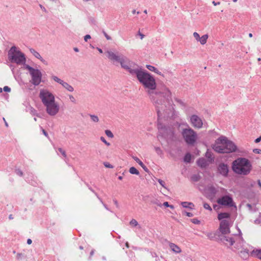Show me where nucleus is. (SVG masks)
<instances>
[{"label":"nucleus","instance_id":"obj_1","mask_svg":"<svg viewBox=\"0 0 261 261\" xmlns=\"http://www.w3.org/2000/svg\"><path fill=\"white\" fill-rule=\"evenodd\" d=\"M134 74L140 83L143 86L150 99L154 100V96L160 92L156 91L157 84L155 78L146 71L137 69Z\"/></svg>","mask_w":261,"mask_h":261},{"label":"nucleus","instance_id":"obj_2","mask_svg":"<svg viewBox=\"0 0 261 261\" xmlns=\"http://www.w3.org/2000/svg\"><path fill=\"white\" fill-rule=\"evenodd\" d=\"M150 100L155 107L159 116L174 114V105L171 100L165 98L161 92L154 96V100Z\"/></svg>","mask_w":261,"mask_h":261},{"label":"nucleus","instance_id":"obj_3","mask_svg":"<svg viewBox=\"0 0 261 261\" xmlns=\"http://www.w3.org/2000/svg\"><path fill=\"white\" fill-rule=\"evenodd\" d=\"M212 147L214 151L219 153H230L237 150L236 144L224 136L218 138Z\"/></svg>","mask_w":261,"mask_h":261},{"label":"nucleus","instance_id":"obj_4","mask_svg":"<svg viewBox=\"0 0 261 261\" xmlns=\"http://www.w3.org/2000/svg\"><path fill=\"white\" fill-rule=\"evenodd\" d=\"M232 170L237 175H248L252 170V164L249 160L245 158H239L232 163Z\"/></svg>","mask_w":261,"mask_h":261},{"label":"nucleus","instance_id":"obj_5","mask_svg":"<svg viewBox=\"0 0 261 261\" xmlns=\"http://www.w3.org/2000/svg\"><path fill=\"white\" fill-rule=\"evenodd\" d=\"M9 60L18 64H24L26 61L24 55L15 46H12L8 54Z\"/></svg>","mask_w":261,"mask_h":261},{"label":"nucleus","instance_id":"obj_6","mask_svg":"<svg viewBox=\"0 0 261 261\" xmlns=\"http://www.w3.org/2000/svg\"><path fill=\"white\" fill-rule=\"evenodd\" d=\"M221 240L230 246L234 245V247L239 250L242 248L244 243L241 231L239 234H233L230 237L224 236Z\"/></svg>","mask_w":261,"mask_h":261},{"label":"nucleus","instance_id":"obj_7","mask_svg":"<svg viewBox=\"0 0 261 261\" xmlns=\"http://www.w3.org/2000/svg\"><path fill=\"white\" fill-rule=\"evenodd\" d=\"M181 135L185 142L189 145H194L197 140L198 136L196 132L190 127L184 128Z\"/></svg>","mask_w":261,"mask_h":261},{"label":"nucleus","instance_id":"obj_8","mask_svg":"<svg viewBox=\"0 0 261 261\" xmlns=\"http://www.w3.org/2000/svg\"><path fill=\"white\" fill-rule=\"evenodd\" d=\"M217 202L220 205L237 208L236 205L230 195L222 196L217 200Z\"/></svg>","mask_w":261,"mask_h":261},{"label":"nucleus","instance_id":"obj_9","mask_svg":"<svg viewBox=\"0 0 261 261\" xmlns=\"http://www.w3.org/2000/svg\"><path fill=\"white\" fill-rule=\"evenodd\" d=\"M39 97L44 105L55 101L54 95L46 89H42L40 90Z\"/></svg>","mask_w":261,"mask_h":261},{"label":"nucleus","instance_id":"obj_10","mask_svg":"<svg viewBox=\"0 0 261 261\" xmlns=\"http://www.w3.org/2000/svg\"><path fill=\"white\" fill-rule=\"evenodd\" d=\"M47 113L51 116L56 115L59 112L60 107L56 101L44 105Z\"/></svg>","mask_w":261,"mask_h":261},{"label":"nucleus","instance_id":"obj_11","mask_svg":"<svg viewBox=\"0 0 261 261\" xmlns=\"http://www.w3.org/2000/svg\"><path fill=\"white\" fill-rule=\"evenodd\" d=\"M190 122L195 128L200 129L203 126L202 119L196 114L192 115L190 117Z\"/></svg>","mask_w":261,"mask_h":261},{"label":"nucleus","instance_id":"obj_12","mask_svg":"<svg viewBox=\"0 0 261 261\" xmlns=\"http://www.w3.org/2000/svg\"><path fill=\"white\" fill-rule=\"evenodd\" d=\"M32 84L35 86L40 84L41 82L42 74L39 69H35L31 73Z\"/></svg>","mask_w":261,"mask_h":261},{"label":"nucleus","instance_id":"obj_13","mask_svg":"<svg viewBox=\"0 0 261 261\" xmlns=\"http://www.w3.org/2000/svg\"><path fill=\"white\" fill-rule=\"evenodd\" d=\"M219 230L222 235L228 234L230 232L229 223L227 220H222L220 223Z\"/></svg>","mask_w":261,"mask_h":261},{"label":"nucleus","instance_id":"obj_14","mask_svg":"<svg viewBox=\"0 0 261 261\" xmlns=\"http://www.w3.org/2000/svg\"><path fill=\"white\" fill-rule=\"evenodd\" d=\"M217 170L219 174L225 177L228 176L229 167L227 164L223 163L219 164L218 166Z\"/></svg>","mask_w":261,"mask_h":261},{"label":"nucleus","instance_id":"obj_15","mask_svg":"<svg viewBox=\"0 0 261 261\" xmlns=\"http://www.w3.org/2000/svg\"><path fill=\"white\" fill-rule=\"evenodd\" d=\"M108 58L113 62H119L120 60L119 56L116 53L111 51H107Z\"/></svg>","mask_w":261,"mask_h":261},{"label":"nucleus","instance_id":"obj_16","mask_svg":"<svg viewBox=\"0 0 261 261\" xmlns=\"http://www.w3.org/2000/svg\"><path fill=\"white\" fill-rule=\"evenodd\" d=\"M119 62H120L121 67L128 70V71L131 74H134L136 71L137 70V69H132L130 68L126 64V62L123 59H120Z\"/></svg>","mask_w":261,"mask_h":261},{"label":"nucleus","instance_id":"obj_17","mask_svg":"<svg viewBox=\"0 0 261 261\" xmlns=\"http://www.w3.org/2000/svg\"><path fill=\"white\" fill-rule=\"evenodd\" d=\"M243 246H242V248L240 249L241 250L239 252L238 254L240 257L244 259H246L248 258L249 256V250L247 249L243 248Z\"/></svg>","mask_w":261,"mask_h":261},{"label":"nucleus","instance_id":"obj_18","mask_svg":"<svg viewBox=\"0 0 261 261\" xmlns=\"http://www.w3.org/2000/svg\"><path fill=\"white\" fill-rule=\"evenodd\" d=\"M251 256L261 260V249H254L250 252Z\"/></svg>","mask_w":261,"mask_h":261},{"label":"nucleus","instance_id":"obj_19","mask_svg":"<svg viewBox=\"0 0 261 261\" xmlns=\"http://www.w3.org/2000/svg\"><path fill=\"white\" fill-rule=\"evenodd\" d=\"M169 246L170 249H171V250L173 252H174L175 253H180L181 252V249H180V248L179 247H178L177 245H176V244L172 243H170L169 244Z\"/></svg>","mask_w":261,"mask_h":261},{"label":"nucleus","instance_id":"obj_20","mask_svg":"<svg viewBox=\"0 0 261 261\" xmlns=\"http://www.w3.org/2000/svg\"><path fill=\"white\" fill-rule=\"evenodd\" d=\"M197 164L199 167L202 168H205L208 165L206 161L203 158H199L197 161Z\"/></svg>","mask_w":261,"mask_h":261},{"label":"nucleus","instance_id":"obj_21","mask_svg":"<svg viewBox=\"0 0 261 261\" xmlns=\"http://www.w3.org/2000/svg\"><path fill=\"white\" fill-rule=\"evenodd\" d=\"M30 52L37 59H39L43 63H45V60L42 58L40 54L37 51L35 50L32 48L29 49Z\"/></svg>","mask_w":261,"mask_h":261},{"label":"nucleus","instance_id":"obj_22","mask_svg":"<svg viewBox=\"0 0 261 261\" xmlns=\"http://www.w3.org/2000/svg\"><path fill=\"white\" fill-rule=\"evenodd\" d=\"M230 218V214L228 213H221L218 215L219 220H224V219H228Z\"/></svg>","mask_w":261,"mask_h":261},{"label":"nucleus","instance_id":"obj_23","mask_svg":"<svg viewBox=\"0 0 261 261\" xmlns=\"http://www.w3.org/2000/svg\"><path fill=\"white\" fill-rule=\"evenodd\" d=\"M61 85L69 92H72L74 90L73 88L71 86L69 85L67 83L65 82L64 81H63Z\"/></svg>","mask_w":261,"mask_h":261},{"label":"nucleus","instance_id":"obj_24","mask_svg":"<svg viewBox=\"0 0 261 261\" xmlns=\"http://www.w3.org/2000/svg\"><path fill=\"white\" fill-rule=\"evenodd\" d=\"M146 68L149 70L150 71H153V72H154L155 73H157L158 74H159V75H161V72H160L158 69L155 68V67L152 66V65H146Z\"/></svg>","mask_w":261,"mask_h":261},{"label":"nucleus","instance_id":"obj_25","mask_svg":"<svg viewBox=\"0 0 261 261\" xmlns=\"http://www.w3.org/2000/svg\"><path fill=\"white\" fill-rule=\"evenodd\" d=\"M181 204L184 208H190L191 210L193 209L194 204L192 202H182Z\"/></svg>","mask_w":261,"mask_h":261},{"label":"nucleus","instance_id":"obj_26","mask_svg":"<svg viewBox=\"0 0 261 261\" xmlns=\"http://www.w3.org/2000/svg\"><path fill=\"white\" fill-rule=\"evenodd\" d=\"M205 157L210 160V161L212 162L214 161L213 153L210 149H207V150L205 152Z\"/></svg>","mask_w":261,"mask_h":261},{"label":"nucleus","instance_id":"obj_27","mask_svg":"<svg viewBox=\"0 0 261 261\" xmlns=\"http://www.w3.org/2000/svg\"><path fill=\"white\" fill-rule=\"evenodd\" d=\"M208 38V35L207 34L203 35L201 37H200V40H198V41L200 42L201 44L204 45L206 43V40Z\"/></svg>","mask_w":261,"mask_h":261},{"label":"nucleus","instance_id":"obj_28","mask_svg":"<svg viewBox=\"0 0 261 261\" xmlns=\"http://www.w3.org/2000/svg\"><path fill=\"white\" fill-rule=\"evenodd\" d=\"M129 172L132 174L139 175V172L138 170L134 167H132L129 168Z\"/></svg>","mask_w":261,"mask_h":261},{"label":"nucleus","instance_id":"obj_29","mask_svg":"<svg viewBox=\"0 0 261 261\" xmlns=\"http://www.w3.org/2000/svg\"><path fill=\"white\" fill-rule=\"evenodd\" d=\"M191 160V155L190 153H187L184 156V161L186 163H189Z\"/></svg>","mask_w":261,"mask_h":261},{"label":"nucleus","instance_id":"obj_30","mask_svg":"<svg viewBox=\"0 0 261 261\" xmlns=\"http://www.w3.org/2000/svg\"><path fill=\"white\" fill-rule=\"evenodd\" d=\"M200 177L199 174H195L191 177V179L193 181H197L200 179Z\"/></svg>","mask_w":261,"mask_h":261},{"label":"nucleus","instance_id":"obj_31","mask_svg":"<svg viewBox=\"0 0 261 261\" xmlns=\"http://www.w3.org/2000/svg\"><path fill=\"white\" fill-rule=\"evenodd\" d=\"M154 149L158 155L160 156L163 155V152L160 147H155Z\"/></svg>","mask_w":261,"mask_h":261},{"label":"nucleus","instance_id":"obj_32","mask_svg":"<svg viewBox=\"0 0 261 261\" xmlns=\"http://www.w3.org/2000/svg\"><path fill=\"white\" fill-rule=\"evenodd\" d=\"M90 116L91 119L92 120V121H93L94 122H98L99 118L97 116L95 115H90Z\"/></svg>","mask_w":261,"mask_h":261},{"label":"nucleus","instance_id":"obj_33","mask_svg":"<svg viewBox=\"0 0 261 261\" xmlns=\"http://www.w3.org/2000/svg\"><path fill=\"white\" fill-rule=\"evenodd\" d=\"M105 133L106 134V135L109 137V138H112L114 137V135L113 134V133H112V132L110 130H108V129H107L105 130Z\"/></svg>","mask_w":261,"mask_h":261},{"label":"nucleus","instance_id":"obj_34","mask_svg":"<svg viewBox=\"0 0 261 261\" xmlns=\"http://www.w3.org/2000/svg\"><path fill=\"white\" fill-rule=\"evenodd\" d=\"M129 224L134 227L137 226L138 225V222L134 219H133L130 221Z\"/></svg>","mask_w":261,"mask_h":261},{"label":"nucleus","instance_id":"obj_35","mask_svg":"<svg viewBox=\"0 0 261 261\" xmlns=\"http://www.w3.org/2000/svg\"><path fill=\"white\" fill-rule=\"evenodd\" d=\"M53 79L57 83L60 84H62V83L63 82V81L61 80L60 79H59V77H58L57 76H53Z\"/></svg>","mask_w":261,"mask_h":261},{"label":"nucleus","instance_id":"obj_36","mask_svg":"<svg viewBox=\"0 0 261 261\" xmlns=\"http://www.w3.org/2000/svg\"><path fill=\"white\" fill-rule=\"evenodd\" d=\"M133 159L137 163L139 164L140 166L142 165L143 164L142 162L137 156H133Z\"/></svg>","mask_w":261,"mask_h":261},{"label":"nucleus","instance_id":"obj_37","mask_svg":"<svg viewBox=\"0 0 261 261\" xmlns=\"http://www.w3.org/2000/svg\"><path fill=\"white\" fill-rule=\"evenodd\" d=\"M158 182L164 189H165L167 191H169V189L165 186V183L162 180H161V179H159Z\"/></svg>","mask_w":261,"mask_h":261},{"label":"nucleus","instance_id":"obj_38","mask_svg":"<svg viewBox=\"0 0 261 261\" xmlns=\"http://www.w3.org/2000/svg\"><path fill=\"white\" fill-rule=\"evenodd\" d=\"M103 165L106 168H110V169L113 168V166H112L111 164H110L108 162H104Z\"/></svg>","mask_w":261,"mask_h":261},{"label":"nucleus","instance_id":"obj_39","mask_svg":"<svg viewBox=\"0 0 261 261\" xmlns=\"http://www.w3.org/2000/svg\"><path fill=\"white\" fill-rule=\"evenodd\" d=\"M203 207L205 209V210H207L210 211H212V209L211 208V207L210 206V205L207 203H204L203 204Z\"/></svg>","mask_w":261,"mask_h":261},{"label":"nucleus","instance_id":"obj_40","mask_svg":"<svg viewBox=\"0 0 261 261\" xmlns=\"http://www.w3.org/2000/svg\"><path fill=\"white\" fill-rule=\"evenodd\" d=\"M101 141L103 142L106 145H107L108 146H109L110 145V143L108 142L104 137H100Z\"/></svg>","mask_w":261,"mask_h":261},{"label":"nucleus","instance_id":"obj_41","mask_svg":"<svg viewBox=\"0 0 261 261\" xmlns=\"http://www.w3.org/2000/svg\"><path fill=\"white\" fill-rule=\"evenodd\" d=\"M193 36L197 41H198V40H200L199 35L197 32H194L193 33Z\"/></svg>","mask_w":261,"mask_h":261},{"label":"nucleus","instance_id":"obj_42","mask_svg":"<svg viewBox=\"0 0 261 261\" xmlns=\"http://www.w3.org/2000/svg\"><path fill=\"white\" fill-rule=\"evenodd\" d=\"M26 68L29 70L30 73H31L33 71L35 70V69H34L32 67L30 66L29 65H27Z\"/></svg>","mask_w":261,"mask_h":261},{"label":"nucleus","instance_id":"obj_43","mask_svg":"<svg viewBox=\"0 0 261 261\" xmlns=\"http://www.w3.org/2000/svg\"><path fill=\"white\" fill-rule=\"evenodd\" d=\"M69 97L71 102H72L73 103H75V102H76L75 99L72 95H70L69 96Z\"/></svg>","mask_w":261,"mask_h":261},{"label":"nucleus","instance_id":"obj_44","mask_svg":"<svg viewBox=\"0 0 261 261\" xmlns=\"http://www.w3.org/2000/svg\"><path fill=\"white\" fill-rule=\"evenodd\" d=\"M5 92H9L11 91V89L8 86H5L3 88Z\"/></svg>","mask_w":261,"mask_h":261},{"label":"nucleus","instance_id":"obj_45","mask_svg":"<svg viewBox=\"0 0 261 261\" xmlns=\"http://www.w3.org/2000/svg\"><path fill=\"white\" fill-rule=\"evenodd\" d=\"M103 34L108 40H111V38L105 31H103Z\"/></svg>","mask_w":261,"mask_h":261},{"label":"nucleus","instance_id":"obj_46","mask_svg":"<svg viewBox=\"0 0 261 261\" xmlns=\"http://www.w3.org/2000/svg\"><path fill=\"white\" fill-rule=\"evenodd\" d=\"M253 152L257 153V154H260L261 153V149H254L253 150Z\"/></svg>","mask_w":261,"mask_h":261},{"label":"nucleus","instance_id":"obj_47","mask_svg":"<svg viewBox=\"0 0 261 261\" xmlns=\"http://www.w3.org/2000/svg\"><path fill=\"white\" fill-rule=\"evenodd\" d=\"M146 172H149V170L148 169H147V168L146 167V166L144 165V164H142V165L140 166Z\"/></svg>","mask_w":261,"mask_h":261},{"label":"nucleus","instance_id":"obj_48","mask_svg":"<svg viewBox=\"0 0 261 261\" xmlns=\"http://www.w3.org/2000/svg\"><path fill=\"white\" fill-rule=\"evenodd\" d=\"M175 100L176 101H177L178 103H179L180 105H181V106H184V102L181 100L175 98Z\"/></svg>","mask_w":261,"mask_h":261},{"label":"nucleus","instance_id":"obj_49","mask_svg":"<svg viewBox=\"0 0 261 261\" xmlns=\"http://www.w3.org/2000/svg\"><path fill=\"white\" fill-rule=\"evenodd\" d=\"M191 221L193 223L197 224H199L200 222V221L197 219H192Z\"/></svg>","mask_w":261,"mask_h":261},{"label":"nucleus","instance_id":"obj_50","mask_svg":"<svg viewBox=\"0 0 261 261\" xmlns=\"http://www.w3.org/2000/svg\"><path fill=\"white\" fill-rule=\"evenodd\" d=\"M59 150L60 151V152L63 154V155L64 157H66V154L65 151L63 150L61 148H59Z\"/></svg>","mask_w":261,"mask_h":261},{"label":"nucleus","instance_id":"obj_51","mask_svg":"<svg viewBox=\"0 0 261 261\" xmlns=\"http://www.w3.org/2000/svg\"><path fill=\"white\" fill-rule=\"evenodd\" d=\"M185 214L189 217H192L193 216V214L189 212H185Z\"/></svg>","mask_w":261,"mask_h":261},{"label":"nucleus","instance_id":"obj_52","mask_svg":"<svg viewBox=\"0 0 261 261\" xmlns=\"http://www.w3.org/2000/svg\"><path fill=\"white\" fill-rule=\"evenodd\" d=\"M90 38H91V36L90 35H86L84 37V40H85V41H87L88 39H90Z\"/></svg>","mask_w":261,"mask_h":261},{"label":"nucleus","instance_id":"obj_53","mask_svg":"<svg viewBox=\"0 0 261 261\" xmlns=\"http://www.w3.org/2000/svg\"><path fill=\"white\" fill-rule=\"evenodd\" d=\"M260 141H261V136H260L258 138H256L254 142L257 143L259 142Z\"/></svg>","mask_w":261,"mask_h":261},{"label":"nucleus","instance_id":"obj_54","mask_svg":"<svg viewBox=\"0 0 261 261\" xmlns=\"http://www.w3.org/2000/svg\"><path fill=\"white\" fill-rule=\"evenodd\" d=\"M42 132L45 136H46L47 138L48 137V134H47V133L45 132V130L44 129H42Z\"/></svg>","mask_w":261,"mask_h":261},{"label":"nucleus","instance_id":"obj_55","mask_svg":"<svg viewBox=\"0 0 261 261\" xmlns=\"http://www.w3.org/2000/svg\"><path fill=\"white\" fill-rule=\"evenodd\" d=\"M167 96H168V97H169V96L170 97H171V92H170L168 89H167Z\"/></svg>","mask_w":261,"mask_h":261},{"label":"nucleus","instance_id":"obj_56","mask_svg":"<svg viewBox=\"0 0 261 261\" xmlns=\"http://www.w3.org/2000/svg\"><path fill=\"white\" fill-rule=\"evenodd\" d=\"M254 223L255 224H259L260 223V220L259 219H256L254 220Z\"/></svg>","mask_w":261,"mask_h":261},{"label":"nucleus","instance_id":"obj_57","mask_svg":"<svg viewBox=\"0 0 261 261\" xmlns=\"http://www.w3.org/2000/svg\"><path fill=\"white\" fill-rule=\"evenodd\" d=\"M163 205L166 206V207H169V205L168 204V202H164L163 203Z\"/></svg>","mask_w":261,"mask_h":261},{"label":"nucleus","instance_id":"obj_58","mask_svg":"<svg viewBox=\"0 0 261 261\" xmlns=\"http://www.w3.org/2000/svg\"><path fill=\"white\" fill-rule=\"evenodd\" d=\"M212 3H213V4L214 6H217V5H219V4H220V2H217V3H216V2H215V1H213V2H212Z\"/></svg>","mask_w":261,"mask_h":261},{"label":"nucleus","instance_id":"obj_59","mask_svg":"<svg viewBox=\"0 0 261 261\" xmlns=\"http://www.w3.org/2000/svg\"><path fill=\"white\" fill-rule=\"evenodd\" d=\"M257 183H258V186L260 187V188L261 189V181L260 179H258L257 180Z\"/></svg>","mask_w":261,"mask_h":261},{"label":"nucleus","instance_id":"obj_60","mask_svg":"<svg viewBox=\"0 0 261 261\" xmlns=\"http://www.w3.org/2000/svg\"><path fill=\"white\" fill-rule=\"evenodd\" d=\"M27 243H28V244L30 245V244L32 243V240H31V239H28L27 240Z\"/></svg>","mask_w":261,"mask_h":261},{"label":"nucleus","instance_id":"obj_61","mask_svg":"<svg viewBox=\"0 0 261 261\" xmlns=\"http://www.w3.org/2000/svg\"><path fill=\"white\" fill-rule=\"evenodd\" d=\"M139 36H140L141 39H142L144 38V35L141 33L140 32H139Z\"/></svg>","mask_w":261,"mask_h":261},{"label":"nucleus","instance_id":"obj_62","mask_svg":"<svg viewBox=\"0 0 261 261\" xmlns=\"http://www.w3.org/2000/svg\"><path fill=\"white\" fill-rule=\"evenodd\" d=\"M40 8L45 12H46V10L44 7H43L41 5H40Z\"/></svg>","mask_w":261,"mask_h":261},{"label":"nucleus","instance_id":"obj_63","mask_svg":"<svg viewBox=\"0 0 261 261\" xmlns=\"http://www.w3.org/2000/svg\"><path fill=\"white\" fill-rule=\"evenodd\" d=\"M139 11H137L136 12L135 10H134L133 11H132V13L133 14H135V13H137V14H139Z\"/></svg>","mask_w":261,"mask_h":261},{"label":"nucleus","instance_id":"obj_64","mask_svg":"<svg viewBox=\"0 0 261 261\" xmlns=\"http://www.w3.org/2000/svg\"><path fill=\"white\" fill-rule=\"evenodd\" d=\"M74 50L76 52H78L79 51V49L76 47H75L74 48Z\"/></svg>","mask_w":261,"mask_h":261}]
</instances>
